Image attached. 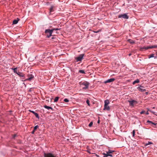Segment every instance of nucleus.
Masks as SVG:
<instances>
[{
    "label": "nucleus",
    "mask_w": 157,
    "mask_h": 157,
    "mask_svg": "<svg viewBox=\"0 0 157 157\" xmlns=\"http://www.w3.org/2000/svg\"><path fill=\"white\" fill-rule=\"evenodd\" d=\"M28 78L24 80H22V81H31L34 78V75L32 74V73L29 74L28 75Z\"/></svg>",
    "instance_id": "1"
},
{
    "label": "nucleus",
    "mask_w": 157,
    "mask_h": 157,
    "mask_svg": "<svg viewBox=\"0 0 157 157\" xmlns=\"http://www.w3.org/2000/svg\"><path fill=\"white\" fill-rule=\"evenodd\" d=\"M53 32V31L52 29L51 30L48 29L46 30L45 32L47 34L48 37H49L51 36Z\"/></svg>",
    "instance_id": "2"
},
{
    "label": "nucleus",
    "mask_w": 157,
    "mask_h": 157,
    "mask_svg": "<svg viewBox=\"0 0 157 157\" xmlns=\"http://www.w3.org/2000/svg\"><path fill=\"white\" fill-rule=\"evenodd\" d=\"M82 84L85 86L83 88V89H86L88 88L90 83L84 81L82 83Z\"/></svg>",
    "instance_id": "3"
},
{
    "label": "nucleus",
    "mask_w": 157,
    "mask_h": 157,
    "mask_svg": "<svg viewBox=\"0 0 157 157\" xmlns=\"http://www.w3.org/2000/svg\"><path fill=\"white\" fill-rule=\"evenodd\" d=\"M84 56V54L80 55L78 57L75 58L77 62L80 61L82 60Z\"/></svg>",
    "instance_id": "4"
},
{
    "label": "nucleus",
    "mask_w": 157,
    "mask_h": 157,
    "mask_svg": "<svg viewBox=\"0 0 157 157\" xmlns=\"http://www.w3.org/2000/svg\"><path fill=\"white\" fill-rule=\"evenodd\" d=\"M128 101L129 103V105L132 106H133L135 104H136L137 103V102L134 100Z\"/></svg>",
    "instance_id": "5"
},
{
    "label": "nucleus",
    "mask_w": 157,
    "mask_h": 157,
    "mask_svg": "<svg viewBox=\"0 0 157 157\" xmlns=\"http://www.w3.org/2000/svg\"><path fill=\"white\" fill-rule=\"evenodd\" d=\"M119 18H122L125 19H128V16L126 14H121L118 16Z\"/></svg>",
    "instance_id": "6"
},
{
    "label": "nucleus",
    "mask_w": 157,
    "mask_h": 157,
    "mask_svg": "<svg viewBox=\"0 0 157 157\" xmlns=\"http://www.w3.org/2000/svg\"><path fill=\"white\" fill-rule=\"evenodd\" d=\"M115 79L114 78H111L109 79H108V80L105 81L104 82L105 83H110L113 82L114 81H115Z\"/></svg>",
    "instance_id": "7"
},
{
    "label": "nucleus",
    "mask_w": 157,
    "mask_h": 157,
    "mask_svg": "<svg viewBox=\"0 0 157 157\" xmlns=\"http://www.w3.org/2000/svg\"><path fill=\"white\" fill-rule=\"evenodd\" d=\"M157 47L156 45L151 46H148L145 47L143 48L145 49H148L150 48H155Z\"/></svg>",
    "instance_id": "8"
},
{
    "label": "nucleus",
    "mask_w": 157,
    "mask_h": 157,
    "mask_svg": "<svg viewBox=\"0 0 157 157\" xmlns=\"http://www.w3.org/2000/svg\"><path fill=\"white\" fill-rule=\"evenodd\" d=\"M17 74L18 75H19V77H23V79H24L25 78V74H24L23 73H21V72H18L17 73Z\"/></svg>",
    "instance_id": "9"
},
{
    "label": "nucleus",
    "mask_w": 157,
    "mask_h": 157,
    "mask_svg": "<svg viewBox=\"0 0 157 157\" xmlns=\"http://www.w3.org/2000/svg\"><path fill=\"white\" fill-rule=\"evenodd\" d=\"M44 157H55L51 153L44 154Z\"/></svg>",
    "instance_id": "10"
},
{
    "label": "nucleus",
    "mask_w": 157,
    "mask_h": 157,
    "mask_svg": "<svg viewBox=\"0 0 157 157\" xmlns=\"http://www.w3.org/2000/svg\"><path fill=\"white\" fill-rule=\"evenodd\" d=\"M104 110H107L109 111L110 110V107L108 105H104V108L103 109Z\"/></svg>",
    "instance_id": "11"
},
{
    "label": "nucleus",
    "mask_w": 157,
    "mask_h": 157,
    "mask_svg": "<svg viewBox=\"0 0 157 157\" xmlns=\"http://www.w3.org/2000/svg\"><path fill=\"white\" fill-rule=\"evenodd\" d=\"M19 20V19L18 18H17V20H14L13 21V24H17L18 23Z\"/></svg>",
    "instance_id": "12"
},
{
    "label": "nucleus",
    "mask_w": 157,
    "mask_h": 157,
    "mask_svg": "<svg viewBox=\"0 0 157 157\" xmlns=\"http://www.w3.org/2000/svg\"><path fill=\"white\" fill-rule=\"evenodd\" d=\"M137 89H138V90L142 92L145 91L146 90L145 89H143L142 88H141V87H138Z\"/></svg>",
    "instance_id": "13"
},
{
    "label": "nucleus",
    "mask_w": 157,
    "mask_h": 157,
    "mask_svg": "<svg viewBox=\"0 0 157 157\" xmlns=\"http://www.w3.org/2000/svg\"><path fill=\"white\" fill-rule=\"evenodd\" d=\"M44 107L45 108L47 109L48 110H49V109H51V110H53V109L52 107L48 106L46 105H44Z\"/></svg>",
    "instance_id": "14"
},
{
    "label": "nucleus",
    "mask_w": 157,
    "mask_h": 157,
    "mask_svg": "<svg viewBox=\"0 0 157 157\" xmlns=\"http://www.w3.org/2000/svg\"><path fill=\"white\" fill-rule=\"evenodd\" d=\"M109 100H106L105 101V104L104 105L106 106L108 105L109 104Z\"/></svg>",
    "instance_id": "15"
},
{
    "label": "nucleus",
    "mask_w": 157,
    "mask_h": 157,
    "mask_svg": "<svg viewBox=\"0 0 157 157\" xmlns=\"http://www.w3.org/2000/svg\"><path fill=\"white\" fill-rule=\"evenodd\" d=\"M140 82V80H139V79H137L136 80L134 81L133 82V85L135 84L136 83H139Z\"/></svg>",
    "instance_id": "16"
},
{
    "label": "nucleus",
    "mask_w": 157,
    "mask_h": 157,
    "mask_svg": "<svg viewBox=\"0 0 157 157\" xmlns=\"http://www.w3.org/2000/svg\"><path fill=\"white\" fill-rule=\"evenodd\" d=\"M128 41L131 44H134L135 43V42L132 40L129 39L128 40Z\"/></svg>",
    "instance_id": "17"
},
{
    "label": "nucleus",
    "mask_w": 157,
    "mask_h": 157,
    "mask_svg": "<svg viewBox=\"0 0 157 157\" xmlns=\"http://www.w3.org/2000/svg\"><path fill=\"white\" fill-rule=\"evenodd\" d=\"M114 152V151H112L111 150H109L107 152H106L107 154H111Z\"/></svg>",
    "instance_id": "18"
},
{
    "label": "nucleus",
    "mask_w": 157,
    "mask_h": 157,
    "mask_svg": "<svg viewBox=\"0 0 157 157\" xmlns=\"http://www.w3.org/2000/svg\"><path fill=\"white\" fill-rule=\"evenodd\" d=\"M104 155H105V156L104 157H107L108 156H112V154H104Z\"/></svg>",
    "instance_id": "19"
},
{
    "label": "nucleus",
    "mask_w": 157,
    "mask_h": 157,
    "mask_svg": "<svg viewBox=\"0 0 157 157\" xmlns=\"http://www.w3.org/2000/svg\"><path fill=\"white\" fill-rule=\"evenodd\" d=\"M59 99V97H56L54 99V101L55 102H57L58 101Z\"/></svg>",
    "instance_id": "20"
},
{
    "label": "nucleus",
    "mask_w": 157,
    "mask_h": 157,
    "mask_svg": "<svg viewBox=\"0 0 157 157\" xmlns=\"http://www.w3.org/2000/svg\"><path fill=\"white\" fill-rule=\"evenodd\" d=\"M53 8H54L53 6H51V7L50 8V12H53Z\"/></svg>",
    "instance_id": "21"
},
{
    "label": "nucleus",
    "mask_w": 157,
    "mask_h": 157,
    "mask_svg": "<svg viewBox=\"0 0 157 157\" xmlns=\"http://www.w3.org/2000/svg\"><path fill=\"white\" fill-rule=\"evenodd\" d=\"M34 114L35 115V116L37 118H39V115L38 114L36 113H34Z\"/></svg>",
    "instance_id": "22"
},
{
    "label": "nucleus",
    "mask_w": 157,
    "mask_h": 157,
    "mask_svg": "<svg viewBox=\"0 0 157 157\" xmlns=\"http://www.w3.org/2000/svg\"><path fill=\"white\" fill-rule=\"evenodd\" d=\"M38 127H39V126L37 125L35 126L34 128V131H36V129L38 128Z\"/></svg>",
    "instance_id": "23"
},
{
    "label": "nucleus",
    "mask_w": 157,
    "mask_h": 157,
    "mask_svg": "<svg viewBox=\"0 0 157 157\" xmlns=\"http://www.w3.org/2000/svg\"><path fill=\"white\" fill-rule=\"evenodd\" d=\"M13 71L14 73H16L17 74L18 72L17 71V68H15L14 69H13Z\"/></svg>",
    "instance_id": "24"
},
{
    "label": "nucleus",
    "mask_w": 157,
    "mask_h": 157,
    "mask_svg": "<svg viewBox=\"0 0 157 157\" xmlns=\"http://www.w3.org/2000/svg\"><path fill=\"white\" fill-rule=\"evenodd\" d=\"M147 122H148V123H151L152 124L154 125H156V124H157L154 123H153L151 121H147Z\"/></svg>",
    "instance_id": "25"
},
{
    "label": "nucleus",
    "mask_w": 157,
    "mask_h": 157,
    "mask_svg": "<svg viewBox=\"0 0 157 157\" xmlns=\"http://www.w3.org/2000/svg\"><path fill=\"white\" fill-rule=\"evenodd\" d=\"M79 72L82 74H84L85 73L84 71L83 70H80L79 71Z\"/></svg>",
    "instance_id": "26"
},
{
    "label": "nucleus",
    "mask_w": 157,
    "mask_h": 157,
    "mask_svg": "<svg viewBox=\"0 0 157 157\" xmlns=\"http://www.w3.org/2000/svg\"><path fill=\"white\" fill-rule=\"evenodd\" d=\"M93 124V122L92 121H91L90 122V123L89 124L88 126L89 127H91L92 126Z\"/></svg>",
    "instance_id": "27"
},
{
    "label": "nucleus",
    "mask_w": 157,
    "mask_h": 157,
    "mask_svg": "<svg viewBox=\"0 0 157 157\" xmlns=\"http://www.w3.org/2000/svg\"><path fill=\"white\" fill-rule=\"evenodd\" d=\"M86 102L89 106H90V101L89 100L87 99L86 100Z\"/></svg>",
    "instance_id": "28"
},
{
    "label": "nucleus",
    "mask_w": 157,
    "mask_h": 157,
    "mask_svg": "<svg viewBox=\"0 0 157 157\" xmlns=\"http://www.w3.org/2000/svg\"><path fill=\"white\" fill-rule=\"evenodd\" d=\"M89 148V147H87V152H88L90 154H91V153H90V149H89L88 148Z\"/></svg>",
    "instance_id": "29"
},
{
    "label": "nucleus",
    "mask_w": 157,
    "mask_h": 157,
    "mask_svg": "<svg viewBox=\"0 0 157 157\" xmlns=\"http://www.w3.org/2000/svg\"><path fill=\"white\" fill-rule=\"evenodd\" d=\"M101 31V29H99L97 31H94V33H98L99 32H100Z\"/></svg>",
    "instance_id": "30"
},
{
    "label": "nucleus",
    "mask_w": 157,
    "mask_h": 157,
    "mask_svg": "<svg viewBox=\"0 0 157 157\" xmlns=\"http://www.w3.org/2000/svg\"><path fill=\"white\" fill-rule=\"evenodd\" d=\"M64 102H68L69 101V100L67 99V98L64 99Z\"/></svg>",
    "instance_id": "31"
},
{
    "label": "nucleus",
    "mask_w": 157,
    "mask_h": 157,
    "mask_svg": "<svg viewBox=\"0 0 157 157\" xmlns=\"http://www.w3.org/2000/svg\"><path fill=\"white\" fill-rule=\"evenodd\" d=\"M154 57V54H151L149 57V58H151L152 57Z\"/></svg>",
    "instance_id": "32"
},
{
    "label": "nucleus",
    "mask_w": 157,
    "mask_h": 157,
    "mask_svg": "<svg viewBox=\"0 0 157 157\" xmlns=\"http://www.w3.org/2000/svg\"><path fill=\"white\" fill-rule=\"evenodd\" d=\"M135 135V131L133 130L132 131V136L134 137Z\"/></svg>",
    "instance_id": "33"
},
{
    "label": "nucleus",
    "mask_w": 157,
    "mask_h": 157,
    "mask_svg": "<svg viewBox=\"0 0 157 157\" xmlns=\"http://www.w3.org/2000/svg\"><path fill=\"white\" fill-rule=\"evenodd\" d=\"M60 29H52L53 31L54 30H57Z\"/></svg>",
    "instance_id": "34"
},
{
    "label": "nucleus",
    "mask_w": 157,
    "mask_h": 157,
    "mask_svg": "<svg viewBox=\"0 0 157 157\" xmlns=\"http://www.w3.org/2000/svg\"><path fill=\"white\" fill-rule=\"evenodd\" d=\"M150 112H151L152 113H153V114H154L156 115L157 116V114H156L155 113V112H153L151 110H150Z\"/></svg>",
    "instance_id": "35"
},
{
    "label": "nucleus",
    "mask_w": 157,
    "mask_h": 157,
    "mask_svg": "<svg viewBox=\"0 0 157 157\" xmlns=\"http://www.w3.org/2000/svg\"><path fill=\"white\" fill-rule=\"evenodd\" d=\"M152 144V143L151 142H148V144H146V145L147 146V145H148V144Z\"/></svg>",
    "instance_id": "36"
},
{
    "label": "nucleus",
    "mask_w": 157,
    "mask_h": 157,
    "mask_svg": "<svg viewBox=\"0 0 157 157\" xmlns=\"http://www.w3.org/2000/svg\"><path fill=\"white\" fill-rule=\"evenodd\" d=\"M145 112V111H142L140 113L141 114H143Z\"/></svg>",
    "instance_id": "37"
},
{
    "label": "nucleus",
    "mask_w": 157,
    "mask_h": 157,
    "mask_svg": "<svg viewBox=\"0 0 157 157\" xmlns=\"http://www.w3.org/2000/svg\"><path fill=\"white\" fill-rule=\"evenodd\" d=\"M35 131H34V130H33L32 132V134H34Z\"/></svg>",
    "instance_id": "38"
},
{
    "label": "nucleus",
    "mask_w": 157,
    "mask_h": 157,
    "mask_svg": "<svg viewBox=\"0 0 157 157\" xmlns=\"http://www.w3.org/2000/svg\"><path fill=\"white\" fill-rule=\"evenodd\" d=\"M148 114H149V113H148V112H147L146 113V114L147 115H148Z\"/></svg>",
    "instance_id": "39"
},
{
    "label": "nucleus",
    "mask_w": 157,
    "mask_h": 157,
    "mask_svg": "<svg viewBox=\"0 0 157 157\" xmlns=\"http://www.w3.org/2000/svg\"><path fill=\"white\" fill-rule=\"evenodd\" d=\"M100 123V121H99V120L98 121V123Z\"/></svg>",
    "instance_id": "40"
},
{
    "label": "nucleus",
    "mask_w": 157,
    "mask_h": 157,
    "mask_svg": "<svg viewBox=\"0 0 157 157\" xmlns=\"http://www.w3.org/2000/svg\"><path fill=\"white\" fill-rule=\"evenodd\" d=\"M32 112L34 114V113H35L33 111H32Z\"/></svg>",
    "instance_id": "41"
},
{
    "label": "nucleus",
    "mask_w": 157,
    "mask_h": 157,
    "mask_svg": "<svg viewBox=\"0 0 157 157\" xmlns=\"http://www.w3.org/2000/svg\"><path fill=\"white\" fill-rule=\"evenodd\" d=\"M131 55V54H129V56H130Z\"/></svg>",
    "instance_id": "42"
},
{
    "label": "nucleus",
    "mask_w": 157,
    "mask_h": 157,
    "mask_svg": "<svg viewBox=\"0 0 157 157\" xmlns=\"http://www.w3.org/2000/svg\"><path fill=\"white\" fill-rule=\"evenodd\" d=\"M140 87H143V86H140Z\"/></svg>",
    "instance_id": "43"
},
{
    "label": "nucleus",
    "mask_w": 157,
    "mask_h": 157,
    "mask_svg": "<svg viewBox=\"0 0 157 157\" xmlns=\"http://www.w3.org/2000/svg\"><path fill=\"white\" fill-rule=\"evenodd\" d=\"M155 107H153V109H155Z\"/></svg>",
    "instance_id": "44"
},
{
    "label": "nucleus",
    "mask_w": 157,
    "mask_h": 157,
    "mask_svg": "<svg viewBox=\"0 0 157 157\" xmlns=\"http://www.w3.org/2000/svg\"><path fill=\"white\" fill-rule=\"evenodd\" d=\"M96 155L97 156L99 157V156L98 155Z\"/></svg>",
    "instance_id": "45"
}]
</instances>
